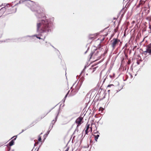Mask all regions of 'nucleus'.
<instances>
[{"label": "nucleus", "mask_w": 151, "mask_h": 151, "mask_svg": "<svg viewBox=\"0 0 151 151\" xmlns=\"http://www.w3.org/2000/svg\"><path fill=\"white\" fill-rule=\"evenodd\" d=\"M43 22L45 23V24H46V21H44L43 20H42V22L38 23L37 24V32H42V30L43 29H41L40 27L42 25V24L44 23Z\"/></svg>", "instance_id": "obj_1"}, {"label": "nucleus", "mask_w": 151, "mask_h": 151, "mask_svg": "<svg viewBox=\"0 0 151 151\" xmlns=\"http://www.w3.org/2000/svg\"><path fill=\"white\" fill-rule=\"evenodd\" d=\"M25 1L26 4V5L27 6H29V5H33L34 4V2L33 1L29 0H26V1H19V4H21L22 3H23V2Z\"/></svg>", "instance_id": "obj_2"}, {"label": "nucleus", "mask_w": 151, "mask_h": 151, "mask_svg": "<svg viewBox=\"0 0 151 151\" xmlns=\"http://www.w3.org/2000/svg\"><path fill=\"white\" fill-rule=\"evenodd\" d=\"M50 30V27L48 25H46L42 30V32H47Z\"/></svg>", "instance_id": "obj_3"}, {"label": "nucleus", "mask_w": 151, "mask_h": 151, "mask_svg": "<svg viewBox=\"0 0 151 151\" xmlns=\"http://www.w3.org/2000/svg\"><path fill=\"white\" fill-rule=\"evenodd\" d=\"M112 42L111 45L113 48H114L116 44L117 43V40L116 39H114L112 41H111Z\"/></svg>", "instance_id": "obj_4"}, {"label": "nucleus", "mask_w": 151, "mask_h": 151, "mask_svg": "<svg viewBox=\"0 0 151 151\" xmlns=\"http://www.w3.org/2000/svg\"><path fill=\"white\" fill-rule=\"evenodd\" d=\"M83 120V118L81 117L78 118L76 121V123L78 125H79L81 124V122Z\"/></svg>", "instance_id": "obj_5"}, {"label": "nucleus", "mask_w": 151, "mask_h": 151, "mask_svg": "<svg viewBox=\"0 0 151 151\" xmlns=\"http://www.w3.org/2000/svg\"><path fill=\"white\" fill-rule=\"evenodd\" d=\"M5 11L6 8L4 7L1 9L0 10V17L2 16Z\"/></svg>", "instance_id": "obj_6"}, {"label": "nucleus", "mask_w": 151, "mask_h": 151, "mask_svg": "<svg viewBox=\"0 0 151 151\" xmlns=\"http://www.w3.org/2000/svg\"><path fill=\"white\" fill-rule=\"evenodd\" d=\"M145 52L151 53V45H148L147 50Z\"/></svg>", "instance_id": "obj_7"}, {"label": "nucleus", "mask_w": 151, "mask_h": 151, "mask_svg": "<svg viewBox=\"0 0 151 151\" xmlns=\"http://www.w3.org/2000/svg\"><path fill=\"white\" fill-rule=\"evenodd\" d=\"M16 138H14V139L12 140L9 143V145L10 146H12L13 145L14 143V140L16 139Z\"/></svg>", "instance_id": "obj_8"}, {"label": "nucleus", "mask_w": 151, "mask_h": 151, "mask_svg": "<svg viewBox=\"0 0 151 151\" xmlns=\"http://www.w3.org/2000/svg\"><path fill=\"white\" fill-rule=\"evenodd\" d=\"M90 125L89 124H86V129L85 130L86 134H87L88 133V130L89 128Z\"/></svg>", "instance_id": "obj_9"}, {"label": "nucleus", "mask_w": 151, "mask_h": 151, "mask_svg": "<svg viewBox=\"0 0 151 151\" xmlns=\"http://www.w3.org/2000/svg\"><path fill=\"white\" fill-rule=\"evenodd\" d=\"M94 136H95V140L96 141H97V139H98L99 137V135L98 134V135H95Z\"/></svg>", "instance_id": "obj_10"}, {"label": "nucleus", "mask_w": 151, "mask_h": 151, "mask_svg": "<svg viewBox=\"0 0 151 151\" xmlns=\"http://www.w3.org/2000/svg\"><path fill=\"white\" fill-rule=\"evenodd\" d=\"M103 110H104V109L101 107L99 109V111H102Z\"/></svg>", "instance_id": "obj_11"}, {"label": "nucleus", "mask_w": 151, "mask_h": 151, "mask_svg": "<svg viewBox=\"0 0 151 151\" xmlns=\"http://www.w3.org/2000/svg\"><path fill=\"white\" fill-rule=\"evenodd\" d=\"M41 140V137L40 136H39V137L38 139V140L39 141H40Z\"/></svg>", "instance_id": "obj_12"}, {"label": "nucleus", "mask_w": 151, "mask_h": 151, "mask_svg": "<svg viewBox=\"0 0 151 151\" xmlns=\"http://www.w3.org/2000/svg\"><path fill=\"white\" fill-rule=\"evenodd\" d=\"M34 36H36L37 38L39 39H41V38L40 37H37L36 35H34Z\"/></svg>", "instance_id": "obj_13"}, {"label": "nucleus", "mask_w": 151, "mask_h": 151, "mask_svg": "<svg viewBox=\"0 0 151 151\" xmlns=\"http://www.w3.org/2000/svg\"><path fill=\"white\" fill-rule=\"evenodd\" d=\"M93 54V52H91V53L90 55H91V57L92 56Z\"/></svg>", "instance_id": "obj_14"}, {"label": "nucleus", "mask_w": 151, "mask_h": 151, "mask_svg": "<svg viewBox=\"0 0 151 151\" xmlns=\"http://www.w3.org/2000/svg\"><path fill=\"white\" fill-rule=\"evenodd\" d=\"M68 93L66 94V95H65V97H64V98H66L67 97V95H68Z\"/></svg>", "instance_id": "obj_15"}, {"label": "nucleus", "mask_w": 151, "mask_h": 151, "mask_svg": "<svg viewBox=\"0 0 151 151\" xmlns=\"http://www.w3.org/2000/svg\"><path fill=\"white\" fill-rule=\"evenodd\" d=\"M69 150V147L67 148L65 151H68Z\"/></svg>", "instance_id": "obj_16"}, {"label": "nucleus", "mask_w": 151, "mask_h": 151, "mask_svg": "<svg viewBox=\"0 0 151 151\" xmlns=\"http://www.w3.org/2000/svg\"><path fill=\"white\" fill-rule=\"evenodd\" d=\"M113 86V85H109L108 86V87H110L111 86Z\"/></svg>", "instance_id": "obj_17"}, {"label": "nucleus", "mask_w": 151, "mask_h": 151, "mask_svg": "<svg viewBox=\"0 0 151 151\" xmlns=\"http://www.w3.org/2000/svg\"><path fill=\"white\" fill-rule=\"evenodd\" d=\"M149 28L150 29H151V27H150V25H149Z\"/></svg>", "instance_id": "obj_18"}, {"label": "nucleus", "mask_w": 151, "mask_h": 151, "mask_svg": "<svg viewBox=\"0 0 151 151\" xmlns=\"http://www.w3.org/2000/svg\"><path fill=\"white\" fill-rule=\"evenodd\" d=\"M33 7H32V8H31V9H32L33 11H34V10L32 9H33Z\"/></svg>", "instance_id": "obj_19"}, {"label": "nucleus", "mask_w": 151, "mask_h": 151, "mask_svg": "<svg viewBox=\"0 0 151 151\" xmlns=\"http://www.w3.org/2000/svg\"><path fill=\"white\" fill-rule=\"evenodd\" d=\"M24 131V130H22V132H21L20 133H22V132H23Z\"/></svg>", "instance_id": "obj_20"}, {"label": "nucleus", "mask_w": 151, "mask_h": 151, "mask_svg": "<svg viewBox=\"0 0 151 151\" xmlns=\"http://www.w3.org/2000/svg\"><path fill=\"white\" fill-rule=\"evenodd\" d=\"M91 131H92V128L91 127Z\"/></svg>", "instance_id": "obj_21"}, {"label": "nucleus", "mask_w": 151, "mask_h": 151, "mask_svg": "<svg viewBox=\"0 0 151 151\" xmlns=\"http://www.w3.org/2000/svg\"><path fill=\"white\" fill-rule=\"evenodd\" d=\"M86 52H87V51L85 53H86Z\"/></svg>", "instance_id": "obj_22"}]
</instances>
